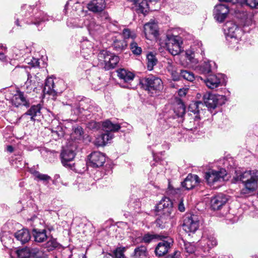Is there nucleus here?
<instances>
[{
  "label": "nucleus",
  "mask_w": 258,
  "mask_h": 258,
  "mask_svg": "<svg viewBox=\"0 0 258 258\" xmlns=\"http://www.w3.org/2000/svg\"><path fill=\"white\" fill-rule=\"evenodd\" d=\"M61 162L64 166H68V163L74 158L75 156V152L72 149H63L60 154Z\"/></svg>",
  "instance_id": "obj_22"
},
{
  "label": "nucleus",
  "mask_w": 258,
  "mask_h": 258,
  "mask_svg": "<svg viewBox=\"0 0 258 258\" xmlns=\"http://www.w3.org/2000/svg\"><path fill=\"white\" fill-rule=\"evenodd\" d=\"M94 144L98 147H101L105 146V141L103 140V138L101 135L98 136L94 141Z\"/></svg>",
  "instance_id": "obj_53"
},
{
  "label": "nucleus",
  "mask_w": 258,
  "mask_h": 258,
  "mask_svg": "<svg viewBox=\"0 0 258 258\" xmlns=\"http://www.w3.org/2000/svg\"><path fill=\"white\" fill-rule=\"evenodd\" d=\"M27 63L30 66L29 67H27L26 68H21V70L22 72H24V73H27V76H28L27 81H29V80H30L31 79H32V77L31 75L30 74V73H29L27 71V70H26L27 68H30V67H32V68H39L40 67V60L39 59L33 57L30 61L27 62Z\"/></svg>",
  "instance_id": "obj_29"
},
{
  "label": "nucleus",
  "mask_w": 258,
  "mask_h": 258,
  "mask_svg": "<svg viewBox=\"0 0 258 258\" xmlns=\"http://www.w3.org/2000/svg\"><path fill=\"white\" fill-rule=\"evenodd\" d=\"M1 241L4 243V244L5 245V244H7V243L6 242V240L8 239L9 241L10 242L11 241H12V239L11 238H9V237H8L7 235H3L1 237Z\"/></svg>",
  "instance_id": "obj_60"
},
{
  "label": "nucleus",
  "mask_w": 258,
  "mask_h": 258,
  "mask_svg": "<svg viewBox=\"0 0 258 258\" xmlns=\"http://www.w3.org/2000/svg\"><path fill=\"white\" fill-rule=\"evenodd\" d=\"M202 105H203V103L201 101H197L190 105V108L191 109L194 108H195V110L191 111L195 113H199L200 111V106Z\"/></svg>",
  "instance_id": "obj_54"
},
{
  "label": "nucleus",
  "mask_w": 258,
  "mask_h": 258,
  "mask_svg": "<svg viewBox=\"0 0 258 258\" xmlns=\"http://www.w3.org/2000/svg\"><path fill=\"white\" fill-rule=\"evenodd\" d=\"M58 244L56 240L53 238H51L45 244V248L48 251L52 250L57 247Z\"/></svg>",
  "instance_id": "obj_48"
},
{
  "label": "nucleus",
  "mask_w": 258,
  "mask_h": 258,
  "mask_svg": "<svg viewBox=\"0 0 258 258\" xmlns=\"http://www.w3.org/2000/svg\"><path fill=\"white\" fill-rule=\"evenodd\" d=\"M105 7V0H92L87 5L88 10L93 13L102 12Z\"/></svg>",
  "instance_id": "obj_16"
},
{
  "label": "nucleus",
  "mask_w": 258,
  "mask_h": 258,
  "mask_svg": "<svg viewBox=\"0 0 258 258\" xmlns=\"http://www.w3.org/2000/svg\"><path fill=\"white\" fill-rule=\"evenodd\" d=\"M121 126L118 123H113L110 120L107 119L102 123V130L104 132L112 133L116 132L119 130Z\"/></svg>",
  "instance_id": "obj_24"
},
{
  "label": "nucleus",
  "mask_w": 258,
  "mask_h": 258,
  "mask_svg": "<svg viewBox=\"0 0 258 258\" xmlns=\"http://www.w3.org/2000/svg\"><path fill=\"white\" fill-rule=\"evenodd\" d=\"M102 137L103 138V140L105 141V145L110 143V141L113 138L114 135L112 133L104 132L101 134Z\"/></svg>",
  "instance_id": "obj_52"
},
{
  "label": "nucleus",
  "mask_w": 258,
  "mask_h": 258,
  "mask_svg": "<svg viewBox=\"0 0 258 258\" xmlns=\"http://www.w3.org/2000/svg\"><path fill=\"white\" fill-rule=\"evenodd\" d=\"M174 112L178 117H182L185 113V106L180 99L177 100L174 108Z\"/></svg>",
  "instance_id": "obj_39"
},
{
  "label": "nucleus",
  "mask_w": 258,
  "mask_h": 258,
  "mask_svg": "<svg viewBox=\"0 0 258 258\" xmlns=\"http://www.w3.org/2000/svg\"><path fill=\"white\" fill-rule=\"evenodd\" d=\"M233 12L235 16L241 20V24L244 26H250L253 23L258 27V15L256 17L257 21L253 20L254 18L251 14H248L243 10L238 9L229 5L219 4L216 5L213 10V16L214 19L218 22H223L229 12Z\"/></svg>",
  "instance_id": "obj_1"
},
{
  "label": "nucleus",
  "mask_w": 258,
  "mask_h": 258,
  "mask_svg": "<svg viewBox=\"0 0 258 258\" xmlns=\"http://www.w3.org/2000/svg\"><path fill=\"white\" fill-rule=\"evenodd\" d=\"M212 238H213V239H216L213 235H211V234L208 235L206 237V239L209 243H211V241H210V238L211 239Z\"/></svg>",
  "instance_id": "obj_63"
},
{
  "label": "nucleus",
  "mask_w": 258,
  "mask_h": 258,
  "mask_svg": "<svg viewBox=\"0 0 258 258\" xmlns=\"http://www.w3.org/2000/svg\"><path fill=\"white\" fill-rule=\"evenodd\" d=\"M138 85L151 93L152 91L160 90L163 88L162 82H139Z\"/></svg>",
  "instance_id": "obj_15"
},
{
  "label": "nucleus",
  "mask_w": 258,
  "mask_h": 258,
  "mask_svg": "<svg viewBox=\"0 0 258 258\" xmlns=\"http://www.w3.org/2000/svg\"><path fill=\"white\" fill-rule=\"evenodd\" d=\"M164 236L157 234H145L142 238V241L146 243H149L154 239L162 240Z\"/></svg>",
  "instance_id": "obj_38"
},
{
  "label": "nucleus",
  "mask_w": 258,
  "mask_h": 258,
  "mask_svg": "<svg viewBox=\"0 0 258 258\" xmlns=\"http://www.w3.org/2000/svg\"><path fill=\"white\" fill-rule=\"evenodd\" d=\"M11 103L13 105L16 107L24 106L29 107L30 102L26 95L23 92L17 91V94H15L11 99Z\"/></svg>",
  "instance_id": "obj_9"
},
{
  "label": "nucleus",
  "mask_w": 258,
  "mask_h": 258,
  "mask_svg": "<svg viewBox=\"0 0 258 258\" xmlns=\"http://www.w3.org/2000/svg\"><path fill=\"white\" fill-rule=\"evenodd\" d=\"M241 37H237V36L234 35V36L226 37V39L229 43V46L235 50L238 48V42Z\"/></svg>",
  "instance_id": "obj_40"
},
{
  "label": "nucleus",
  "mask_w": 258,
  "mask_h": 258,
  "mask_svg": "<svg viewBox=\"0 0 258 258\" xmlns=\"http://www.w3.org/2000/svg\"><path fill=\"white\" fill-rule=\"evenodd\" d=\"M183 229L187 233L195 232L199 227V219L195 215H186L184 219Z\"/></svg>",
  "instance_id": "obj_7"
},
{
  "label": "nucleus",
  "mask_w": 258,
  "mask_h": 258,
  "mask_svg": "<svg viewBox=\"0 0 258 258\" xmlns=\"http://www.w3.org/2000/svg\"><path fill=\"white\" fill-rule=\"evenodd\" d=\"M38 253L37 249H32L26 247L17 250L18 257L19 258H29L31 255H35Z\"/></svg>",
  "instance_id": "obj_26"
},
{
  "label": "nucleus",
  "mask_w": 258,
  "mask_h": 258,
  "mask_svg": "<svg viewBox=\"0 0 258 258\" xmlns=\"http://www.w3.org/2000/svg\"><path fill=\"white\" fill-rule=\"evenodd\" d=\"M130 48L133 53L135 55H140L142 53V48L139 46L138 44L134 41V40H132L131 42Z\"/></svg>",
  "instance_id": "obj_44"
},
{
  "label": "nucleus",
  "mask_w": 258,
  "mask_h": 258,
  "mask_svg": "<svg viewBox=\"0 0 258 258\" xmlns=\"http://www.w3.org/2000/svg\"><path fill=\"white\" fill-rule=\"evenodd\" d=\"M98 66L106 70H109L116 67L119 58L113 53L106 50H102L98 54Z\"/></svg>",
  "instance_id": "obj_2"
},
{
  "label": "nucleus",
  "mask_w": 258,
  "mask_h": 258,
  "mask_svg": "<svg viewBox=\"0 0 258 258\" xmlns=\"http://www.w3.org/2000/svg\"><path fill=\"white\" fill-rule=\"evenodd\" d=\"M53 123H55V126H52L51 131L52 133V136L55 140H57L59 138L62 137L64 136V131L61 125H57L59 124L57 121H54Z\"/></svg>",
  "instance_id": "obj_28"
},
{
  "label": "nucleus",
  "mask_w": 258,
  "mask_h": 258,
  "mask_svg": "<svg viewBox=\"0 0 258 258\" xmlns=\"http://www.w3.org/2000/svg\"><path fill=\"white\" fill-rule=\"evenodd\" d=\"M186 59L190 63L191 67L197 64L199 62L198 59L195 58V53L191 50H187L185 52Z\"/></svg>",
  "instance_id": "obj_42"
},
{
  "label": "nucleus",
  "mask_w": 258,
  "mask_h": 258,
  "mask_svg": "<svg viewBox=\"0 0 258 258\" xmlns=\"http://www.w3.org/2000/svg\"><path fill=\"white\" fill-rule=\"evenodd\" d=\"M201 182V179L197 175L189 174L184 180L181 182L183 187L189 190L193 188Z\"/></svg>",
  "instance_id": "obj_14"
},
{
  "label": "nucleus",
  "mask_w": 258,
  "mask_h": 258,
  "mask_svg": "<svg viewBox=\"0 0 258 258\" xmlns=\"http://www.w3.org/2000/svg\"><path fill=\"white\" fill-rule=\"evenodd\" d=\"M159 242L155 249V253L158 256H162L167 253L173 244L172 239L164 236Z\"/></svg>",
  "instance_id": "obj_8"
},
{
  "label": "nucleus",
  "mask_w": 258,
  "mask_h": 258,
  "mask_svg": "<svg viewBox=\"0 0 258 258\" xmlns=\"http://www.w3.org/2000/svg\"><path fill=\"white\" fill-rule=\"evenodd\" d=\"M117 76L121 80H133L135 78V74L130 72L124 69H120L117 71Z\"/></svg>",
  "instance_id": "obj_33"
},
{
  "label": "nucleus",
  "mask_w": 258,
  "mask_h": 258,
  "mask_svg": "<svg viewBox=\"0 0 258 258\" xmlns=\"http://www.w3.org/2000/svg\"><path fill=\"white\" fill-rule=\"evenodd\" d=\"M172 205L171 201L168 198L164 197L157 205L156 210L159 213V215L162 214L171 219L173 217L171 215L173 211Z\"/></svg>",
  "instance_id": "obj_4"
},
{
  "label": "nucleus",
  "mask_w": 258,
  "mask_h": 258,
  "mask_svg": "<svg viewBox=\"0 0 258 258\" xmlns=\"http://www.w3.org/2000/svg\"><path fill=\"white\" fill-rule=\"evenodd\" d=\"M7 150L8 152L10 153H12L14 151V148L11 145L7 146Z\"/></svg>",
  "instance_id": "obj_64"
},
{
  "label": "nucleus",
  "mask_w": 258,
  "mask_h": 258,
  "mask_svg": "<svg viewBox=\"0 0 258 258\" xmlns=\"http://www.w3.org/2000/svg\"><path fill=\"white\" fill-rule=\"evenodd\" d=\"M81 53L82 56L86 59L88 56L93 54V47L91 41L85 40L81 44Z\"/></svg>",
  "instance_id": "obj_19"
},
{
  "label": "nucleus",
  "mask_w": 258,
  "mask_h": 258,
  "mask_svg": "<svg viewBox=\"0 0 258 258\" xmlns=\"http://www.w3.org/2000/svg\"><path fill=\"white\" fill-rule=\"evenodd\" d=\"M228 201L227 197L222 194H219L212 198L210 202V206L212 210H219L224 206Z\"/></svg>",
  "instance_id": "obj_10"
},
{
  "label": "nucleus",
  "mask_w": 258,
  "mask_h": 258,
  "mask_svg": "<svg viewBox=\"0 0 258 258\" xmlns=\"http://www.w3.org/2000/svg\"><path fill=\"white\" fill-rule=\"evenodd\" d=\"M206 86L212 90L217 91L226 85L225 82H205Z\"/></svg>",
  "instance_id": "obj_41"
},
{
  "label": "nucleus",
  "mask_w": 258,
  "mask_h": 258,
  "mask_svg": "<svg viewBox=\"0 0 258 258\" xmlns=\"http://www.w3.org/2000/svg\"><path fill=\"white\" fill-rule=\"evenodd\" d=\"M16 239L20 241L22 244H24L28 242L31 238L29 231L26 229H23L18 231L15 234Z\"/></svg>",
  "instance_id": "obj_27"
},
{
  "label": "nucleus",
  "mask_w": 258,
  "mask_h": 258,
  "mask_svg": "<svg viewBox=\"0 0 258 258\" xmlns=\"http://www.w3.org/2000/svg\"><path fill=\"white\" fill-rule=\"evenodd\" d=\"M91 165L93 167L102 166L105 162L104 155L100 152H94L89 156Z\"/></svg>",
  "instance_id": "obj_13"
},
{
  "label": "nucleus",
  "mask_w": 258,
  "mask_h": 258,
  "mask_svg": "<svg viewBox=\"0 0 258 258\" xmlns=\"http://www.w3.org/2000/svg\"><path fill=\"white\" fill-rule=\"evenodd\" d=\"M188 90V88H183L180 89L178 91V95L180 97H184L186 94Z\"/></svg>",
  "instance_id": "obj_59"
},
{
  "label": "nucleus",
  "mask_w": 258,
  "mask_h": 258,
  "mask_svg": "<svg viewBox=\"0 0 258 258\" xmlns=\"http://www.w3.org/2000/svg\"><path fill=\"white\" fill-rule=\"evenodd\" d=\"M48 20V16L43 12L39 11L35 13L34 17L30 21H27L29 24H35L38 25L41 22H44Z\"/></svg>",
  "instance_id": "obj_23"
},
{
  "label": "nucleus",
  "mask_w": 258,
  "mask_h": 258,
  "mask_svg": "<svg viewBox=\"0 0 258 258\" xmlns=\"http://www.w3.org/2000/svg\"><path fill=\"white\" fill-rule=\"evenodd\" d=\"M244 3L251 9H258V0H242L241 5Z\"/></svg>",
  "instance_id": "obj_51"
},
{
  "label": "nucleus",
  "mask_w": 258,
  "mask_h": 258,
  "mask_svg": "<svg viewBox=\"0 0 258 258\" xmlns=\"http://www.w3.org/2000/svg\"><path fill=\"white\" fill-rule=\"evenodd\" d=\"M178 210L180 211V212H183L185 210V208H184V205L182 203V202H181L179 204H178Z\"/></svg>",
  "instance_id": "obj_61"
},
{
  "label": "nucleus",
  "mask_w": 258,
  "mask_h": 258,
  "mask_svg": "<svg viewBox=\"0 0 258 258\" xmlns=\"http://www.w3.org/2000/svg\"><path fill=\"white\" fill-rule=\"evenodd\" d=\"M170 219L167 218V216H165L162 215V216H160V218H158L155 222V224L156 225V227L163 228L165 226V224L167 222V220H170Z\"/></svg>",
  "instance_id": "obj_49"
},
{
  "label": "nucleus",
  "mask_w": 258,
  "mask_h": 258,
  "mask_svg": "<svg viewBox=\"0 0 258 258\" xmlns=\"http://www.w3.org/2000/svg\"><path fill=\"white\" fill-rule=\"evenodd\" d=\"M147 59L148 69L151 71L156 64L157 60L155 56L152 53H150L147 55Z\"/></svg>",
  "instance_id": "obj_43"
},
{
  "label": "nucleus",
  "mask_w": 258,
  "mask_h": 258,
  "mask_svg": "<svg viewBox=\"0 0 258 258\" xmlns=\"http://www.w3.org/2000/svg\"><path fill=\"white\" fill-rule=\"evenodd\" d=\"M157 25L153 22H149L144 25V31L146 37L148 39V36L152 35L156 36L158 34L157 30Z\"/></svg>",
  "instance_id": "obj_25"
},
{
  "label": "nucleus",
  "mask_w": 258,
  "mask_h": 258,
  "mask_svg": "<svg viewBox=\"0 0 258 258\" xmlns=\"http://www.w3.org/2000/svg\"><path fill=\"white\" fill-rule=\"evenodd\" d=\"M85 25L87 27L89 33L93 35L99 34L102 32L103 27L99 24H97L95 20L89 16L84 21Z\"/></svg>",
  "instance_id": "obj_12"
},
{
  "label": "nucleus",
  "mask_w": 258,
  "mask_h": 258,
  "mask_svg": "<svg viewBox=\"0 0 258 258\" xmlns=\"http://www.w3.org/2000/svg\"><path fill=\"white\" fill-rule=\"evenodd\" d=\"M181 38L179 36H171L168 37L166 47L168 51L173 55L179 54L182 51Z\"/></svg>",
  "instance_id": "obj_6"
},
{
  "label": "nucleus",
  "mask_w": 258,
  "mask_h": 258,
  "mask_svg": "<svg viewBox=\"0 0 258 258\" xmlns=\"http://www.w3.org/2000/svg\"><path fill=\"white\" fill-rule=\"evenodd\" d=\"M127 45V42L126 40L123 39H115L113 41V49L118 52H121L124 50Z\"/></svg>",
  "instance_id": "obj_37"
},
{
  "label": "nucleus",
  "mask_w": 258,
  "mask_h": 258,
  "mask_svg": "<svg viewBox=\"0 0 258 258\" xmlns=\"http://www.w3.org/2000/svg\"><path fill=\"white\" fill-rule=\"evenodd\" d=\"M216 81H225L228 79L227 76L223 74L218 73L215 76Z\"/></svg>",
  "instance_id": "obj_58"
},
{
  "label": "nucleus",
  "mask_w": 258,
  "mask_h": 258,
  "mask_svg": "<svg viewBox=\"0 0 258 258\" xmlns=\"http://www.w3.org/2000/svg\"><path fill=\"white\" fill-rule=\"evenodd\" d=\"M235 174L236 175L234 177V178L236 181H241L244 184L248 182L254 181L256 184H257V181H258L257 170H249L244 172L236 170Z\"/></svg>",
  "instance_id": "obj_5"
},
{
  "label": "nucleus",
  "mask_w": 258,
  "mask_h": 258,
  "mask_svg": "<svg viewBox=\"0 0 258 258\" xmlns=\"http://www.w3.org/2000/svg\"><path fill=\"white\" fill-rule=\"evenodd\" d=\"M148 252L147 247L144 245H141L137 247L132 254L133 258H146L147 256Z\"/></svg>",
  "instance_id": "obj_30"
},
{
  "label": "nucleus",
  "mask_w": 258,
  "mask_h": 258,
  "mask_svg": "<svg viewBox=\"0 0 258 258\" xmlns=\"http://www.w3.org/2000/svg\"><path fill=\"white\" fill-rule=\"evenodd\" d=\"M71 138L74 140L80 141L83 140L84 138V131L82 127L80 126H73Z\"/></svg>",
  "instance_id": "obj_35"
},
{
  "label": "nucleus",
  "mask_w": 258,
  "mask_h": 258,
  "mask_svg": "<svg viewBox=\"0 0 258 258\" xmlns=\"http://www.w3.org/2000/svg\"><path fill=\"white\" fill-rule=\"evenodd\" d=\"M33 174L35 176V179L41 180L44 182H48L50 180H51V177L49 176L47 174L40 173L38 171H34Z\"/></svg>",
  "instance_id": "obj_45"
},
{
  "label": "nucleus",
  "mask_w": 258,
  "mask_h": 258,
  "mask_svg": "<svg viewBox=\"0 0 258 258\" xmlns=\"http://www.w3.org/2000/svg\"><path fill=\"white\" fill-rule=\"evenodd\" d=\"M227 175L225 169L221 168L219 170H209L204 175V178L208 185L214 187L215 184L220 183L224 180Z\"/></svg>",
  "instance_id": "obj_3"
},
{
  "label": "nucleus",
  "mask_w": 258,
  "mask_h": 258,
  "mask_svg": "<svg viewBox=\"0 0 258 258\" xmlns=\"http://www.w3.org/2000/svg\"><path fill=\"white\" fill-rule=\"evenodd\" d=\"M100 125L94 121H91L87 124V127L91 130H98L99 128Z\"/></svg>",
  "instance_id": "obj_56"
},
{
  "label": "nucleus",
  "mask_w": 258,
  "mask_h": 258,
  "mask_svg": "<svg viewBox=\"0 0 258 258\" xmlns=\"http://www.w3.org/2000/svg\"><path fill=\"white\" fill-rule=\"evenodd\" d=\"M41 105L38 104L32 105L30 108L24 114L30 115L31 120H35V117L41 115Z\"/></svg>",
  "instance_id": "obj_32"
},
{
  "label": "nucleus",
  "mask_w": 258,
  "mask_h": 258,
  "mask_svg": "<svg viewBox=\"0 0 258 258\" xmlns=\"http://www.w3.org/2000/svg\"><path fill=\"white\" fill-rule=\"evenodd\" d=\"M216 64L212 61H204L201 64L196 67V70L205 75H210L212 72V67Z\"/></svg>",
  "instance_id": "obj_18"
},
{
  "label": "nucleus",
  "mask_w": 258,
  "mask_h": 258,
  "mask_svg": "<svg viewBox=\"0 0 258 258\" xmlns=\"http://www.w3.org/2000/svg\"><path fill=\"white\" fill-rule=\"evenodd\" d=\"M122 36L123 37V39L126 40L127 39L131 38L132 40H134V39L136 38L137 35L134 31H131L128 29H124L122 31Z\"/></svg>",
  "instance_id": "obj_46"
},
{
  "label": "nucleus",
  "mask_w": 258,
  "mask_h": 258,
  "mask_svg": "<svg viewBox=\"0 0 258 258\" xmlns=\"http://www.w3.org/2000/svg\"><path fill=\"white\" fill-rule=\"evenodd\" d=\"M45 85L43 89V92L45 94H48L53 96L56 95L58 91L55 89L54 82H45Z\"/></svg>",
  "instance_id": "obj_34"
},
{
  "label": "nucleus",
  "mask_w": 258,
  "mask_h": 258,
  "mask_svg": "<svg viewBox=\"0 0 258 258\" xmlns=\"http://www.w3.org/2000/svg\"><path fill=\"white\" fill-rule=\"evenodd\" d=\"M210 241H211V243H209L206 237H203L199 242L198 245L199 248L205 252H209L212 248L217 245L216 239L210 238Z\"/></svg>",
  "instance_id": "obj_20"
},
{
  "label": "nucleus",
  "mask_w": 258,
  "mask_h": 258,
  "mask_svg": "<svg viewBox=\"0 0 258 258\" xmlns=\"http://www.w3.org/2000/svg\"><path fill=\"white\" fill-rule=\"evenodd\" d=\"M226 37L237 36L241 37L243 32L241 29L233 22H227L224 27Z\"/></svg>",
  "instance_id": "obj_11"
},
{
  "label": "nucleus",
  "mask_w": 258,
  "mask_h": 258,
  "mask_svg": "<svg viewBox=\"0 0 258 258\" xmlns=\"http://www.w3.org/2000/svg\"><path fill=\"white\" fill-rule=\"evenodd\" d=\"M114 254L115 258H123L124 257L123 251L120 248H117L114 251Z\"/></svg>",
  "instance_id": "obj_57"
},
{
  "label": "nucleus",
  "mask_w": 258,
  "mask_h": 258,
  "mask_svg": "<svg viewBox=\"0 0 258 258\" xmlns=\"http://www.w3.org/2000/svg\"><path fill=\"white\" fill-rule=\"evenodd\" d=\"M203 100L205 105L209 109H215L218 105L217 97L211 93H207L203 96Z\"/></svg>",
  "instance_id": "obj_17"
},
{
  "label": "nucleus",
  "mask_w": 258,
  "mask_h": 258,
  "mask_svg": "<svg viewBox=\"0 0 258 258\" xmlns=\"http://www.w3.org/2000/svg\"><path fill=\"white\" fill-rule=\"evenodd\" d=\"M32 234L35 241L38 242H43L47 238L46 230L34 228L32 230Z\"/></svg>",
  "instance_id": "obj_31"
},
{
  "label": "nucleus",
  "mask_w": 258,
  "mask_h": 258,
  "mask_svg": "<svg viewBox=\"0 0 258 258\" xmlns=\"http://www.w3.org/2000/svg\"><path fill=\"white\" fill-rule=\"evenodd\" d=\"M179 78L185 81H194V80L201 79L203 81H213V79L207 78L203 79L201 77L195 76V74L191 71L186 70H181L179 74Z\"/></svg>",
  "instance_id": "obj_21"
},
{
  "label": "nucleus",
  "mask_w": 258,
  "mask_h": 258,
  "mask_svg": "<svg viewBox=\"0 0 258 258\" xmlns=\"http://www.w3.org/2000/svg\"><path fill=\"white\" fill-rule=\"evenodd\" d=\"M132 82H120V83H118V85L122 88H126L129 89H135L136 87V85H132Z\"/></svg>",
  "instance_id": "obj_55"
},
{
  "label": "nucleus",
  "mask_w": 258,
  "mask_h": 258,
  "mask_svg": "<svg viewBox=\"0 0 258 258\" xmlns=\"http://www.w3.org/2000/svg\"><path fill=\"white\" fill-rule=\"evenodd\" d=\"M221 2L228 3L227 5L237 8L238 9L242 10L241 9V3L242 0H220Z\"/></svg>",
  "instance_id": "obj_47"
},
{
  "label": "nucleus",
  "mask_w": 258,
  "mask_h": 258,
  "mask_svg": "<svg viewBox=\"0 0 258 258\" xmlns=\"http://www.w3.org/2000/svg\"><path fill=\"white\" fill-rule=\"evenodd\" d=\"M183 248L187 253H192L195 251L196 247L194 243L185 241H183Z\"/></svg>",
  "instance_id": "obj_50"
},
{
  "label": "nucleus",
  "mask_w": 258,
  "mask_h": 258,
  "mask_svg": "<svg viewBox=\"0 0 258 258\" xmlns=\"http://www.w3.org/2000/svg\"><path fill=\"white\" fill-rule=\"evenodd\" d=\"M180 256V252L179 251H175L174 254L171 255L170 258H179Z\"/></svg>",
  "instance_id": "obj_62"
},
{
  "label": "nucleus",
  "mask_w": 258,
  "mask_h": 258,
  "mask_svg": "<svg viewBox=\"0 0 258 258\" xmlns=\"http://www.w3.org/2000/svg\"><path fill=\"white\" fill-rule=\"evenodd\" d=\"M244 186L245 188L241 190V196H246L247 195L255 190L257 187V184H256L255 181H254L249 182H248L244 184Z\"/></svg>",
  "instance_id": "obj_36"
}]
</instances>
